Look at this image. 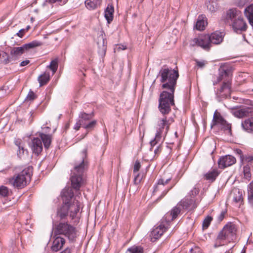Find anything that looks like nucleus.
I'll list each match as a JSON object with an SVG mask.
<instances>
[{"instance_id": "nucleus-1", "label": "nucleus", "mask_w": 253, "mask_h": 253, "mask_svg": "<svg viewBox=\"0 0 253 253\" xmlns=\"http://www.w3.org/2000/svg\"><path fill=\"white\" fill-rule=\"evenodd\" d=\"M86 157L87 149H84L80 156L77 157L74 164V168L71 170V186L76 191H79L81 187L85 184L84 173L88 168Z\"/></svg>"}, {"instance_id": "nucleus-2", "label": "nucleus", "mask_w": 253, "mask_h": 253, "mask_svg": "<svg viewBox=\"0 0 253 253\" xmlns=\"http://www.w3.org/2000/svg\"><path fill=\"white\" fill-rule=\"evenodd\" d=\"M219 75L216 80L213 82L214 85L224 80L221 86L217 91V95L222 98L230 96L231 92V78L233 69L229 64H221L218 69Z\"/></svg>"}, {"instance_id": "nucleus-3", "label": "nucleus", "mask_w": 253, "mask_h": 253, "mask_svg": "<svg viewBox=\"0 0 253 253\" xmlns=\"http://www.w3.org/2000/svg\"><path fill=\"white\" fill-rule=\"evenodd\" d=\"M180 212V209L174 207L170 211L167 212L161 220L159 224L154 227L151 232L150 237L152 242H155L159 239L169 228V223L175 219Z\"/></svg>"}, {"instance_id": "nucleus-4", "label": "nucleus", "mask_w": 253, "mask_h": 253, "mask_svg": "<svg viewBox=\"0 0 253 253\" xmlns=\"http://www.w3.org/2000/svg\"><path fill=\"white\" fill-rule=\"evenodd\" d=\"M158 77L160 78V82L163 83L162 85L163 89H167L169 91H175L177 80L179 77L177 68L172 69L164 66L160 70Z\"/></svg>"}, {"instance_id": "nucleus-5", "label": "nucleus", "mask_w": 253, "mask_h": 253, "mask_svg": "<svg viewBox=\"0 0 253 253\" xmlns=\"http://www.w3.org/2000/svg\"><path fill=\"white\" fill-rule=\"evenodd\" d=\"M224 36L223 32L215 31L210 35H205L199 39L195 38L193 40L195 44L202 47L205 49H209L210 48L211 44H218L223 41Z\"/></svg>"}, {"instance_id": "nucleus-6", "label": "nucleus", "mask_w": 253, "mask_h": 253, "mask_svg": "<svg viewBox=\"0 0 253 253\" xmlns=\"http://www.w3.org/2000/svg\"><path fill=\"white\" fill-rule=\"evenodd\" d=\"M32 173V167H28L9 178V182L14 187L21 189L30 181Z\"/></svg>"}, {"instance_id": "nucleus-7", "label": "nucleus", "mask_w": 253, "mask_h": 253, "mask_svg": "<svg viewBox=\"0 0 253 253\" xmlns=\"http://www.w3.org/2000/svg\"><path fill=\"white\" fill-rule=\"evenodd\" d=\"M174 93L164 90L160 95L158 109L163 116L169 114L171 111V106L174 105Z\"/></svg>"}, {"instance_id": "nucleus-8", "label": "nucleus", "mask_w": 253, "mask_h": 253, "mask_svg": "<svg viewBox=\"0 0 253 253\" xmlns=\"http://www.w3.org/2000/svg\"><path fill=\"white\" fill-rule=\"evenodd\" d=\"M74 193L72 188H65L61 192L62 206L58 210L57 215L61 219H65L69 213V204L73 200Z\"/></svg>"}, {"instance_id": "nucleus-9", "label": "nucleus", "mask_w": 253, "mask_h": 253, "mask_svg": "<svg viewBox=\"0 0 253 253\" xmlns=\"http://www.w3.org/2000/svg\"><path fill=\"white\" fill-rule=\"evenodd\" d=\"M54 232L55 236L63 235L71 241H74L77 237L76 227L67 222H61L55 225Z\"/></svg>"}, {"instance_id": "nucleus-10", "label": "nucleus", "mask_w": 253, "mask_h": 253, "mask_svg": "<svg viewBox=\"0 0 253 253\" xmlns=\"http://www.w3.org/2000/svg\"><path fill=\"white\" fill-rule=\"evenodd\" d=\"M43 44L42 42L38 41H33L29 43L24 44L22 46L14 47L10 51L12 58L16 59L30 49L39 47Z\"/></svg>"}, {"instance_id": "nucleus-11", "label": "nucleus", "mask_w": 253, "mask_h": 253, "mask_svg": "<svg viewBox=\"0 0 253 253\" xmlns=\"http://www.w3.org/2000/svg\"><path fill=\"white\" fill-rule=\"evenodd\" d=\"M171 179V177H169L167 179H165L164 178H160L158 180L156 184L154 186L153 193H156L160 191H162L160 196V199L164 197L169 190L172 188V186L165 187L170 181Z\"/></svg>"}, {"instance_id": "nucleus-12", "label": "nucleus", "mask_w": 253, "mask_h": 253, "mask_svg": "<svg viewBox=\"0 0 253 253\" xmlns=\"http://www.w3.org/2000/svg\"><path fill=\"white\" fill-rule=\"evenodd\" d=\"M236 231V225L232 222H228L224 226L219 233L225 240H233Z\"/></svg>"}, {"instance_id": "nucleus-13", "label": "nucleus", "mask_w": 253, "mask_h": 253, "mask_svg": "<svg viewBox=\"0 0 253 253\" xmlns=\"http://www.w3.org/2000/svg\"><path fill=\"white\" fill-rule=\"evenodd\" d=\"M218 124L220 125L225 129L228 130L229 132H231V125L229 124L222 117L220 113L216 110L213 114L211 127Z\"/></svg>"}, {"instance_id": "nucleus-14", "label": "nucleus", "mask_w": 253, "mask_h": 253, "mask_svg": "<svg viewBox=\"0 0 253 253\" xmlns=\"http://www.w3.org/2000/svg\"><path fill=\"white\" fill-rule=\"evenodd\" d=\"M235 32L241 34L245 32L248 28L247 24L244 20L243 15L230 25Z\"/></svg>"}, {"instance_id": "nucleus-15", "label": "nucleus", "mask_w": 253, "mask_h": 253, "mask_svg": "<svg viewBox=\"0 0 253 253\" xmlns=\"http://www.w3.org/2000/svg\"><path fill=\"white\" fill-rule=\"evenodd\" d=\"M241 16H242V13L241 11L237 8H232L226 11L225 21L230 25Z\"/></svg>"}, {"instance_id": "nucleus-16", "label": "nucleus", "mask_w": 253, "mask_h": 253, "mask_svg": "<svg viewBox=\"0 0 253 253\" xmlns=\"http://www.w3.org/2000/svg\"><path fill=\"white\" fill-rule=\"evenodd\" d=\"M232 114L236 118H242L253 116V108L243 107L232 111Z\"/></svg>"}, {"instance_id": "nucleus-17", "label": "nucleus", "mask_w": 253, "mask_h": 253, "mask_svg": "<svg viewBox=\"0 0 253 253\" xmlns=\"http://www.w3.org/2000/svg\"><path fill=\"white\" fill-rule=\"evenodd\" d=\"M96 40L98 46V53L101 56H104L107 49V42L103 31L100 32V34L98 36Z\"/></svg>"}, {"instance_id": "nucleus-18", "label": "nucleus", "mask_w": 253, "mask_h": 253, "mask_svg": "<svg viewBox=\"0 0 253 253\" xmlns=\"http://www.w3.org/2000/svg\"><path fill=\"white\" fill-rule=\"evenodd\" d=\"M236 162V160L234 157L228 155L220 158L218 161V164L219 168L224 169L233 165Z\"/></svg>"}, {"instance_id": "nucleus-19", "label": "nucleus", "mask_w": 253, "mask_h": 253, "mask_svg": "<svg viewBox=\"0 0 253 253\" xmlns=\"http://www.w3.org/2000/svg\"><path fill=\"white\" fill-rule=\"evenodd\" d=\"M169 123L166 117H164L162 119H160L158 122V127L157 130V136H161L163 134L164 130L166 127V133H167L169 128Z\"/></svg>"}, {"instance_id": "nucleus-20", "label": "nucleus", "mask_w": 253, "mask_h": 253, "mask_svg": "<svg viewBox=\"0 0 253 253\" xmlns=\"http://www.w3.org/2000/svg\"><path fill=\"white\" fill-rule=\"evenodd\" d=\"M81 204L78 200H72L69 204V211L70 212V216L73 219L77 214L79 212L80 209Z\"/></svg>"}, {"instance_id": "nucleus-21", "label": "nucleus", "mask_w": 253, "mask_h": 253, "mask_svg": "<svg viewBox=\"0 0 253 253\" xmlns=\"http://www.w3.org/2000/svg\"><path fill=\"white\" fill-rule=\"evenodd\" d=\"M181 206L184 209L187 210H192L195 209L197 207V205L195 204V200L193 197L190 199H185L181 201L179 205H177L176 207H178L180 210L179 206Z\"/></svg>"}, {"instance_id": "nucleus-22", "label": "nucleus", "mask_w": 253, "mask_h": 253, "mask_svg": "<svg viewBox=\"0 0 253 253\" xmlns=\"http://www.w3.org/2000/svg\"><path fill=\"white\" fill-rule=\"evenodd\" d=\"M33 152L38 155L42 150V144L41 139L34 138L32 141L31 145Z\"/></svg>"}, {"instance_id": "nucleus-23", "label": "nucleus", "mask_w": 253, "mask_h": 253, "mask_svg": "<svg viewBox=\"0 0 253 253\" xmlns=\"http://www.w3.org/2000/svg\"><path fill=\"white\" fill-rule=\"evenodd\" d=\"M65 243L64 238L60 236L56 237L53 242L51 250L52 251L57 252L62 248Z\"/></svg>"}, {"instance_id": "nucleus-24", "label": "nucleus", "mask_w": 253, "mask_h": 253, "mask_svg": "<svg viewBox=\"0 0 253 253\" xmlns=\"http://www.w3.org/2000/svg\"><path fill=\"white\" fill-rule=\"evenodd\" d=\"M243 128L247 132L253 131V117H251L242 122Z\"/></svg>"}, {"instance_id": "nucleus-25", "label": "nucleus", "mask_w": 253, "mask_h": 253, "mask_svg": "<svg viewBox=\"0 0 253 253\" xmlns=\"http://www.w3.org/2000/svg\"><path fill=\"white\" fill-rule=\"evenodd\" d=\"M219 172L216 169H213L204 175L205 179L211 182L214 181L219 174Z\"/></svg>"}, {"instance_id": "nucleus-26", "label": "nucleus", "mask_w": 253, "mask_h": 253, "mask_svg": "<svg viewBox=\"0 0 253 253\" xmlns=\"http://www.w3.org/2000/svg\"><path fill=\"white\" fill-rule=\"evenodd\" d=\"M114 12V7L112 5L109 4L105 10V17L108 23H110L113 19Z\"/></svg>"}, {"instance_id": "nucleus-27", "label": "nucleus", "mask_w": 253, "mask_h": 253, "mask_svg": "<svg viewBox=\"0 0 253 253\" xmlns=\"http://www.w3.org/2000/svg\"><path fill=\"white\" fill-rule=\"evenodd\" d=\"M244 12L249 20V23L253 27V4L247 7L245 9Z\"/></svg>"}, {"instance_id": "nucleus-28", "label": "nucleus", "mask_w": 253, "mask_h": 253, "mask_svg": "<svg viewBox=\"0 0 253 253\" xmlns=\"http://www.w3.org/2000/svg\"><path fill=\"white\" fill-rule=\"evenodd\" d=\"M39 136L41 137V140L43 143L45 148L48 149L51 142V135L41 133Z\"/></svg>"}, {"instance_id": "nucleus-29", "label": "nucleus", "mask_w": 253, "mask_h": 253, "mask_svg": "<svg viewBox=\"0 0 253 253\" xmlns=\"http://www.w3.org/2000/svg\"><path fill=\"white\" fill-rule=\"evenodd\" d=\"M207 24V22L204 20V17L202 16H199L195 25V28L197 30L199 31L204 30Z\"/></svg>"}, {"instance_id": "nucleus-30", "label": "nucleus", "mask_w": 253, "mask_h": 253, "mask_svg": "<svg viewBox=\"0 0 253 253\" xmlns=\"http://www.w3.org/2000/svg\"><path fill=\"white\" fill-rule=\"evenodd\" d=\"M50 80V76L49 73H44L41 75L38 78V81L40 83V86H42L47 84Z\"/></svg>"}, {"instance_id": "nucleus-31", "label": "nucleus", "mask_w": 253, "mask_h": 253, "mask_svg": "<svg viewBox=\"0 0 253 253\" xmlns=\"http://www.w3.org/2000/svg\"><path fill=\"white\" fill-rule=\"evenodd\" d=\"M248 197L249 203L253 206V180L248 186Z\"/></svg>"}, {"instance_id": "nucleus-32", "label": "nucleus", "mask_w": 253, "mask_h": 253, "mask_svg": "<svg viewBox=\"0 0 253 253\" xmlns=\"http://www.w3.org/2000/svg\"><path fill=\"white\" fill-rule=\"evenodd\" d=\"M233 200L236 203H242L243 200L242 193L239 189H235L233 192Z\"/></svg>"}, {"instance_id": "nucleus-33", "label": "nucleus", "mask_w": 253, "mask_h": 253, "mask_svg": "<svg viewBox=\"0 0 253 253\" xmlns=\"http://www.w3.org/2000/svg\"><path fill=\"white\" fill-rule=\"evenodd\" d=\"M225 240H226L223 237L222 235L219 233L216 239L214 247L215 248H217L221 246L224 245Z\"/></svg>"}, {"instance_id": "nucleus-34", "label": "nucleus", "mask_w": 253, "mask_h": 253, "mask_svg": "<svg viewBox=\"0 0 253 253\" xmlns=\"http://www.w3.org/2000/svg\"><path fill=\"white\" fill-rule=\"evenodd\" d=\"M130 253H144V250L141 246H133L127 250Z\"/></svg>"}, {"instance_id": "nucleus-35", "label": "nucleus", "mask_w": 253, "mask_h": 253, "mask_svg": "<svg viewBox=\"0 0 253 253\" xmlns=\"http://www.w3.org/2000/svg\"><path fill=\"white\" fill-rule=\"evenodd\" d=\"M92 117V115L91 114H86L83 112L81 113L79 116V121L82 123H85V121L90 120Z\"/></svg>"}, {"instance_id": "nucleus-36", "label": "nucleus", "mask_w": 253, "mask_h": 253, "mask_svg": "<svg viewBox=\"0 0 253 253\" xmlns=\"http://www.w3.org/2000/svg\"><path fill=\"white\" fill-rule=\"evenodd\" d=\"M251 165L248 164L244 167L243 168V172L244 177L246 179H249L251 177Z\"/></svg>"}, {"instance_id": "nucleus-37", "label": "nucleus", "mask_w": 253, "mask_h": 253, "mask_svg": "<svg viewBox=\"0 0 253 253\" xmlns=\"http://www.w3.org/2000/svg\"><path fill=\"white\" fill-rule=\"evenodd\" d=\"M48 67L51 69L53 74L57 71L58 68V61L57 59H54L50 62V64Z\"/></svg>"}, {"instance_id": "nucleus-38", "label": "nucleus", "mask_w": 253, "mask_h": 253, "mask_svg": "<svg viewBox=\"0 0 253 253\" xmlns=\"http://www.w3.org/2000/svg\"><path fill=\"white\" fill-rule=\"evenodd\" d=\"M207 8L211 12H214L218 9V6L215 2L211 1L207 4Z\"/></svg>"}, {"instance_id": "nucleus-39", "label": "nucleus", "mask_w": 253, "mask_h": 253, "mask_svg": "<svg viewBox=\"0 0 253 253\" xmlns=\"http://www.w3.org/2000/svg\"><path fill=\"white\" fill-rule=\"evenodd\" d=\"M161 137V136H157V134H156L155 138L150 142L151 151H153L154 147L158 143V142L160 140Z\"/></svg>"}, {"instance_id": "nucleus-40", "label": "nucleus", "mask_w": 253, "mask_h": 253, "mask_svg": "<svg viewBox=\"0 0 253 253\" xmlns=\"http://www.w3.org/2000/svg\"><path fill=\"white\" fill-rule=\"evenodd\" d=\"M212 218L210 216H207L203 221V227L204 229H207L211 224Z\"/></svg>"}, {"instance_id": "nucleus-41", "label": "nucleus", "mask_w": 253, "mask_h": 253, "mask_svg": "<svg viewBox=\"0 0 253 253\" xmlns=\"http://www.w3.org/2000/svg\"><path fill=\"white\" fill-rule=\"evenodd\" d=\"M85 4L86 8L89 10L94 9L97 7L95 5L93 2L90 0H86L85 1Z\"/></svg>"}, {"instance_id": "nucleus-42", "label": "nucleus", "mask_w": 253, "mask_h": 253, "mask_svg": "<svg viewBox=\"0 0 253 253\" xmlns=\"http://www.w3.org/2000/svg\"><path fill=\"white\" fill-rule=\"evenodd\" d=\"M9 193V190L7 187L4 186H0V195L3 197H6Z\"/></svg>"}, {"instance_id": "nucleus-43", "label": "nucleus", "mask_w": 253, "mask_h": 253, "mask_svg": "<svg viewBox=\"0 0 253 253\" xmlns=\"http://www.w3.org/2000/svg\"><path fill=\"white\" fill-rule=\"evenodd\" d=\"M96 121H92L89 122L87 124L84 123V127L88 130H90L94 127V126L96 125Z\"/></svg>"}, {"instance_id": "nucleus-44", "label": "nucleus", "mask_w": 253, "mask_h": 253, "mask_svg": "<svg viewBox=\"0 0 253 253\" xmlns=\"http://www.w3.org/2000/svg\"><path fill=\"white\" fill-rule=\"evenodd\" d=\"M16 145L18 147L19 149L17 152L18 156L19 158H21L24 154L25 149L24 147L21 145L20 143H19V144L16 143Z\"/></svg>"}, {"instance_id": "nucleus-45", "label": "nucleus", "mask_w": 253, "mask_h": 253, "mask_svg": "<svg viewBox=\"0 0 253 253\" xmlns=\"http://www.w3.org/2000/svg\"><path fill=\"white\" fill-rule=\"evenodd\" d=\"M141 168V165L138 161H136L133 167V172L135 173L139 171Z\"/></svg>"}, {"instance_id": "nucleus-46", "label": "nucleus", "mask_w": 253, "mask_h": 253, "mask_svg": "<svg viewBox=\"0 0 253 253\" xmlns=\"http://www.w3.org/2000/svg\"><path fill=\"white\" fill-rule=\"evenodd\" d=\"M195 61L196 62V65L201 68H204L205 65L207 63V61L204 60L199 61L198 60H196Z\"/></svg>"}, {"instance_id": "nucleus-47", "label": "nucleus", "mask_w": 253, "mask_h": 253, "mask_svg": "<svg viewBox=\"0 0 253 253\" xmlns=\"http://www.w3.org/2000/svg\"><path fill=\"white\" fill-rule=\"evenodd\" d=\"M36 95L34 92L31 90H30L26 97V99L29 100H33L36 98Z\"/></svg>"}, {"instance_id": "nucleus-48", "label": "nucleus", "mask_w": 253, "mask_h": 253, "mask_svg": "<svg viewBox=\"0 0 253 253\" xmlns=\"http://www.w3.org/2000/svg\"><path fill=\"white\" fill-rule=\"evenodd\" d=\"M226 214V211H222L220 214L217 217V220L219 222H221L224 219L225 214Z\"/></svg>"}, {"instance_id": "nucleus-49", "label": "nucleus", "mask_w": 253, "mask_h": 253, "mask_svg": "<svg viewBox=\"0 0 253 253\" xmlns=\"http://www.w3.org/2000/svg\"><path fill=\"white\" fill-rule=\"evenodd\" d=\"M190 253H203V252L199 247H195L190 250Z\"/></svg>"}, {"instance_id": "nucleus-50", "label": "nucleus", "mask_w": 253, "mask_h": 253, "mask_svg": "<svg viewBox=\"0 0 253 253\" xmlns=\"http://www.w3.org/2000/svg\"><path fill=\"white\" fill-rule=\"evenodd\" d=\"M247 1L248 0H239L236 1V4L239 7H243Z\"/></svg>"}, {"instance_id": "nucleus-51", "label": "nucleus", "mask_w": 253, "mask_h": 253, "mask_svg": "<svg viewBox=\"0 0 253 253\" xmlns=\"http://www.w3.org/2000/svg\"><path fill=\"white\" fill-rule=\"evenodd\" d=\"M84 123H82L81 122H80L79 120L78 122H77L76 125L74 126V129L76 130H79L81 126H82L84 127Z\"/></svg>"}, {"instance_id": "nucleus-52", "label": "nucleus", "mask_w": 253, "mask_h": 253, "mask_svg": "<svg viewBox=\"0 0 253 253\" xmlns=\"http://www.w3.org/2000/svg\"><path fill=\"white\" fill-rule=\"evenodd\" d=\"M139 176V174L138 173L136 175H135V176H134V183L135 185H138L140 182V181H141V179L138 178Z\"/></svg>"}, {"instance_id": "nucleus-53", "label": "nucleus", "mask_w": 253, "mask_h": 253, "mask_svg": "<svg viewBox=\"0 0 253 253\" xmlns=\"http://www.w3.org/2000/svg\"><path fill=\"white\" fill-rule=\"evenodd\" d=\"M162 151L161 146L159 144L157 146L156 148L154 149V151L155 154H159Z\"/></svg>"}, {"instance_id": "nucleus-54", "label": "nucleus", "mask_w": 253, "mask_h": 253, "mask_svg": "<svg viewBox=\"0 0 253 253\" xmlns=\"http://www.w3.org/2000/svg\"><path fill=\"white\" fill-rule=\"evenodd\" d=\"M48 1L50 3H55L56 2H59L60 4H64L63 3V0H48Z\"/></svg>"}, {"instance_id": "nucleus-55", "label": "nucleus", "mask_w": 253, "mask_h": 253, "mask_svg": "<svg viewBox=\"0 0 253 253\" xmlns=\"http://www.w3.org/2000/svg\"><path fill=\"white\" fill-rule=\"evenodd\" d=\"M25 29H21L18 33H17V35L18 36H19L20 38H22L23 37V34L25 32Z\"/></svg>"}, {"instance_id": "nucleus-56", "label": "nucleus", "mask_w": 253, "mask_h": 253, "mask_svg": "<svg viewBox=\"0 0 253 253\" xmlns=\"http://www.w3.org/2000/svg\"><path fill=\"white\" fill-rule=\"evenodd\" d=\"M92 1L97 7L100 5L101 3V0H93Z\"/></svg>"}, {"instance_id": "nucleus-57", "label": "nucleus", "mask_w": 253, "mask_h": 253, "mask_svg": "<svg viewBox=\"0 0 253 253\" xmlns=\"http://www.w3.org/2000/svg\"><path fill=\"white\" fill-rule=\"evenodd\" d=\"M30 61L28 60H26L25 61H23L21 62L20 66L22 67L27 65L29 63Z\"/></svg>"}, {"instance_id": "nucleus-58", "label": "nucleus", "mask_w": 253, "mask_h": 253, "mask_svg": "<svg viewBox=\"0 0 253 253\" xmlns=\"http://www.w3.org/2000/svg\"><path fill=\"white\" fill-rule=\"evenodd\" d=\"M192 194L193 195H196L197 194L199 193V190L198 189L196 188H194L192 191H191Z\"/></svg>"}, {"instance_id": "nucleus-59", "label": "nucleus", "mask_w": 253, "mask_h": 253, "mask_svg": "<svg viewBox=\"0 0 253 253\" xmlns=\"http://www.w3.org/2000/svg\"><path fill=\"white\" fill-rule=\"evenodd\" d=\"M71 253V249H69V248H67L64 251H63L62 252H61L60 253Z\"/></svg>"}, {"instance_id": "nucleus-60", "label": "nucleus", "mask_w": 253, "mask_h": 253, "mask_svg": "<svg viewBox=\"0 0 253 253\" xmlns=\"http://www.w3.org/2000/svg\"><path fill=\"white\" fill-rule=\"evenodd\" d=\"M118 49H122V50H125L126 49V46L123 45H118Z\"/></svg>"}, {"instance_id": "nucleus-61", "label": "nucleus", "mask_w": 253, "mask_h": 253, "mask_svg": "<svg viewBox=\"0 0 253 253\" xmlns=\"http://www.w3.org/2000/svg\"><path fill=\"white\" fill-rule=\"evenodd\" d=\"M237 153L240 156L241 158H242V151L240 149L236 150Z\"/></svg>"}, {"instance_id": "nucleus-62", "label": "nucleus", "mask_w": 253, "mask_h": 253, "mask_svg": "<svg viewBox=\"0 0 253 253\" xmlns=\"http://www.w3.org/2000/svg\"><path fill=\"white\" fill-rule=\"evenodd\" d=\"M253 160V157H250L248 158V162H250Z\"/></svg>"}, {"instance_id": "nucleus-63", "label": "nucleus", "mask_w": 253, "mask_h": 253, "mask_svg": "<svg viewBox=\"0 0 253 253\" xmlns=\"http://www.w3.org/2000/svg\"><path fill=\"white\" fill-rule=\"evenodd\" d=\"M68 1V0H63V3H66Z\"/></svg>"}, {"instance_id": "nucleus-64", "label": "nucleus", "mask_w": 253, "mask_h": 253, "mask_svg": "<svg viewBox=\"0 0 253 253\" xmlns=\"http://www.w3.org/2000/svg\"><path fill=\"white\" fill-rule=\"evenodd\" d=\"M29 28H30V26H28L27 27V29H26V30L27 31V30L29 29Z\"/></svg>"}]
</instances>
